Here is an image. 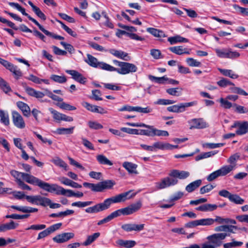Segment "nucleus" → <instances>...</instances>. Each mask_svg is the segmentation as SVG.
Masks as SVG:
<instances>
[{"label":"nucleus","mask_w":248,"mask_h":248,"mask_svg":"<svg viewBox=\"0 0 248 248\" xmlns=\"http://www.w3.org/2000/svg\"><path fill=\"white\" fill-rule=\"evenodd\" d=\"M178 183L177 179L172 178L170 176L166 177L156 183V187L158 189H164L167 187L175 186Z\"/></svg>","instance_id":"9d476101"},{"label":"nucleus","mask_w":248,"mask_h":248,"mask_svg":"<svg viewBox=\"0 0 248 248\" xmlns=\"http://www.w3.org/2000/svg\"><path fill=\"white\" fill-rule=\"evenodd\" d=\"M135 111L142 113H150L153 111V109L150 107H147L146 108H142L140 107L137 106L135 107Z\"/></svg>","instance_id":"052dcab7"},{"label":"nucleus","mask_w":248,"mask_h":248,"mask_svg":"<svg viewBox=\"0 0 248 248\" xmlns=\"http://www.w3.org/2000/svg\"><path fill=\"white\" fill-rule=\"evenodd\" d=\"M26 199L31 204L40 205L42 206H47V204L50 203L49 198L42 197L40 195L26 196Z\"/></svg>","instance_id":"1a4fd4ad"},{"label":"nucleus","mask_w":248,"mask_h":248,"mask_svg":"<svg viewBox=\"0 0 248 248\" xmlns=\"http://www.w3.org/2000/svg\"><path fill=\"white\" fill-rule=\"evenodd\" d=\"M30 214H27L25 215H20L18 214H13L8 215L5 216L6 218H12L14 219H22L28 218L30 217Z\"/></svg>","instance_id":"3c124183"},{"label":"nucleus","mask_w":248,"mask_h":248,"mask_svg":"<svg viewBox=\"0 0 248 248\" xmlns=\"http://www.w3.org/2000/svg\"><path fill=\"white\" fill-rule=\"evenodd\" d=\"M37 186L48 192H55L58 195H65V189L57 184H50L39 179Z\"/></svg>","instance_id":"39448f33"},{"label":"nucleus","mask_w":248,"mask_h":248,"mask_svg":"<svg viewBox=\"0 0 248 248\" xmlns=\"http://www.w3.org/2000/svg\"><path fill=\"white\" fill-rule=\"evenodd\" d=\"M115 185V182L111 180H105L97 183L98 192H102L105 189H109Z\"/></svg>","instance_id":"a211bd4d"},{"label":"nucleus","mask_w":248,"mask_h":248,"mask_svg":"<svg viewBox=\"0 0 248 248\" xmlns=\"http://www.w3.org/2000/svg\"><path fill=\"white\" fill-rule=\"evenodd\" d=\"M88 44L90 46H91L92 48H93L94 49L97 50L98 51H102V52H103V51L107 52L108 50L105 49L102 46L98 45V44H97L95 42H90Z\"/></svg>","instance_id":"774afa93"},{"label":"nucleus","mask_w":248,"mask_h":248,"mask_svg":"<svg viewBox=\"0 0 248 248\" xmlns=\"http://www.w3.org/2000/svg\"><path fill=\"white\" fill-rule=\"evenodd\" d=\"M10 174L16 179L17 184L19 183V181H22V179H23L30 184L37 186L40 179L30 174L21 172L16 170H11Z\"/></svg>","instance_id":"20e7f679"},{"label":"nucleus","mask_w":248,"mask_h":248,"mask_svg":"<svg viewBox=\"0 0 248 248\" xmlns=\"http://www.w3.org/2000/svg\"><path fill=\"white\" fill-rule=\"evenodd\" d=\"M12 120L14 124L19 129H23L25 127V123L22 116L17 112L14 111L12 112Z\"/></svg>","instance_id":"2eb2a0df"},{"label":"nucleus","mask_w":248,"mask_h":248,"mask_svg":"<svg viewBox=\"0 0 248 248\" xmlns=\"http://www.w3.org/2000/svg\"><path fill=\"white\" fill-rule=\"evenodd\" d=\"M17 106L22 111L24 116L28 117L30 115L31 109L27 104L23 102L19 101L17 102Z\"/></svg>","instance_id":"c85d7f7f"},{"label":"nucleus","mask_w":248,"mask_h":248,"mask_svg":"<svg viewBox=\"0 0 248 248\" xmlns=\"http://www.w3.org/2000/svg\"><path fill=\"white\" fill-rule=\"evenodd\" d=\"M186 62L189 66L191 67H200L202 65L201 62L192 58H187Z\"/></svg>","instance_id":"603ef678"},{"label":"nucleus","mask_w":248,"mask_h":248,"mask_svg":"<svg viewBox=\"0 0 248 248\" xmlns=\"http://www.w3.org/2000/svg\"><path fill=\"white\" fill-rule=\"evenodd\" d=\"M217 206L214 204H204L195 208L197 211L202 212L213 211L217 209Z\"/></svg>","instance_id":"393cba45"},{"label":"nucleus","mask_w":248,"mask_h":248,"mask_svg":"<svg viewBox=\"0 0 248 248\" xmlns=\"http://www.w3.org/2000/svg\"><path fill=\"white\" fill-rule=\"evenodd\" d=\"M248 131V122L244 121L241 123L236 131V134L238 135H243L245 134Z\"/></svg>","instance_id":"c756f323"},{"label":"nucleus","mask_w":248,"mask_h":248,"mask_svg":"<svg viewBox=\"0 0 248 248\" xmlns=\"http://www.w3.org/2000/svg\"><path fill=\"white\" fill-rule=\"evenodd\" d=\"M217 152L211 151L201 154L195 157L196 161H199L201 159L206 158L215 155Z\"/></svg>","instance_id":"a19ab883"},{"label":"nucleus","mask_w":248,"mask_h":248,"mask_svg":"<svg viewBox=\"0 0 248 248\" xmlns=\"http://www.w3.org/2000/svg\"><path fill=\"white\" fill-rule=\"evenodd\" d=\"M240 155L239 153H235L230 156L227 159V162L230 164V166L233 167L234 170L236 166V162L240 158Z\"/></svg>","instance_id":"f704fd0d"},{"label":"nucleus","mask_w":248,"mask_h":248,"mask_svg":"<svg viewBox=\"0 0 248 248\" xmlns=\"http://www.w3.org/2000/svg\"><path fill=\"white\" fill-rule=\"evenodd\" d=\"M140 133L148 137H168L169 135L168 131L158 129L153 125L151 126L150 129L142 130Z\"/></svg>","instance_id":"9b49d317"},{"label":"nucleus","mask_w":248,"mask_h":248,"mask_svg":"<svg viewBox=\"0 0 248 248\" xmlns=\"http://www.w3.org/2000/svg\"><path fill=\"white\" fill-rule=\"evenodd\" d=\"M50 78L53 81L59 83H63L67 80L66 77L64 76H58L56 75H52Z\"/></svg>","instance_id":"37998d69"},{"label":"nucleus","mask_w":248,"mask_h":248,"mask_svg":"<svg viewBox=\"0 0 248 248\" xmlns=\"http://www.w3.org/2000/svg\"><path fill=\"white\" fill-rule=\"evenodd\" d=\"M66 73L72 76L73 79L81 84H85L86 82V78L80 73L74 70H67Z\"/></svg>","instance_id":"aec40b11"},{"label":"nucleus","mask_w":248,"mask_h":248,"mask_svg":"<svg viewBox=\"0 0 248 248\" xmlns=\"http://www.w3.org/2000/svg\"><path fill=\"white\" fill-rule=\"evenodd\" d=\"M0 88L6 93L11 91V89L8 83L1 78H0Z\"/></svg>","instance_id":"c03bdc74"},{"label":"nucleus","mask_w":248,"mask_h":248,"mask_svg":"<svg viewBox=\"0 0 248 248\" xmlns=\"http://www.w3.org/2000/svg\"><path fill=\"white\" fill-rule=\"evenodd\" d=\"M93 203V201H86V202H73L71 204L72 206L78 207L79 208H83L86 206L90 205Z\"/></svg>","instance_id":"de8ad7c7"},{"label":"nucleus","mask_w":248,"mask_h":248,"mask_svg":"<svg viewBox=\"0 0 248 248\" xmlns=\"http://www.w3.org/2000/svg\"><path fill=\"white\" fill-rule=\"evenodd\" d=\"M19 224L16 223L13 220H11L9 222L0 224V232H4L8 230L16 229Z\"/></svg>","instance_id":"4be33fe9"},{"label":"nucleus","mask_w":248,"mask_h":248,"mask_svg":"<svg viewBox=\"0 0 248 248\" xmlns=\"http://www.w3.org/2000/svg\"><path fill=\"white\" fill-rule=\"evenodd\" d=\"M190 129H203L208 127V124L202 118H194L188 121Z\"/></svg>","instance_id":"f8f14e48"},{"label":"nucleus","mask_w":248,"mask_h":248,"mask_svg":"<svg viewBox=\"0 0 248 248\" xmlns=\"http://www.w3.org/2000/svg\"><path fill=\"white\" fill-rule=\"evenodd\" d=\"M113 62L119 68H115L109 65L108 71H115L121 75H126L130 73L136 72L138 70L137 67L131 63L120 62L116 60H113Z\"/></svg>","instance_id":"f03ea898"},{"label":"nucleus","mask_w":248,"mask_h":248,"mask_svg":"<svg viewBox=\"0 0 248 248\" xmlns=\"http://www.w3.org/2000/svg\"><path fill=\"white\" fill-rule=\"evenodd\" d=\"M219 102L221 106L225 109H229L231 107H233V104H232L229 102L228 99H227L226 98L225 99L223 98H220Z\"/></svg>","instance_id":"864d4df0"},{"label":"nucleus","mask_w":248,"mask_h":248,"mask_svg":"<svg viewBox=\"0 0 248 248\" xmlns=\"http://www.w3.org/2000/svg\"><path fill=\"white\" fill-rule=\"evenodd\" d=\"M149 78L150 80L160 84L164 83L165 81L168 80V78L165 76L158 78L153 76H149Z\"/></svg>","instance_id":"4d7b16f0"},{"label":"nucleus","mask_w":248,"mask_h":248,"mask_svg":"<svg viewBox=\"0 0 248 248\" xmlns=\"http://www.w3.org/2000/svg\"><path fill=\"white\" fill-rule=\"evenodd\" d=\"M49 111L53 115V118L57 121L60 122L61 121L62 114L59 112L57 110L54 109L53 108H49Z\"/></svg>","instance_id":"5fc2aeb1"},{"label":"nucleus","mask_w":248,"mask_h":248,"mask_svg":"<svg viewBox=\"0 0 248 248\" xmlns=\"http://www.w3.org/2000/svg\"><path fill=\"white\" fill-rule=\"evenodd\" d=\"M83 186L84 187L89 188L91 189L92 191L95 192H98L97 189V184H93L90 183L88 182H84L83 183Z\"/></svg>","instance_id":"338daca9"},{"label":"nucleus","mask_w":248,"mask_h":248,"mask_svg":"<svg viewBox=\"0 0 248 248\" xmlns=\"http://www.w3.org/2000/svg\"><path fill=\"white\" fill-rule=\"evenodd\" d=\"M122 166L129 174L135 175L139 174L137 170L138 165L136 164L131 162L125 161L123 162Z\"/></svg>","instance_id":"6ab92c4d"},{"label":"nucleus","mask_w":248,"mask_h":248,"mask_svg":"<svg viewBox=\"0 0 248 248\" xmlns=\"http://www.w3.org/2000/svg\"><path fill=\"white\" fill-rule=\"evenodd\" d=\"M169 176L176 179L184 180L189 177L190 173L188 171L180 170H172L169 174Z\"/></svg>","instance_id":"dca6fc26"},{"label":"nucleus","mask_w":248,"mask_h":248,"mask_svg":"<svg viewBox=\"0 0 248 248\" xmlns=\"http://www.w3.org/2000/svg\"><path fill=\"white\" fill-rule=\"evenodd\" d=\"M96 160L101 165L112 166L113 163L103 155H98L96 156Z\"/></svg>","instance_id":"7c9ffc66"},{"label":"nucleus","mask_w":248,"mask_h":248,"mask_svg":"<svg viewBox=\"0 0 248 248\" xmlns=\"http://www.w3.org/2000/svg\"><path fill=\"white\" fill-rule=\"evenodd\" d=\"M57 21L61 24L62 29L64 30L65 31H66L69 34L74 37H77V33L75 31H72V29L69 28L68 26L65 25L62 21L59 20H57Z\"/></svg>","instance_id":"79ce46f5"},{"label":"nucleus","mask_w":248,"mask_h":248,"mask_svg":"<svg viewBox=\"0 0 248 248\" xmlns=\"http://www.w3.org/2000/svg\"><path fill=\"white\" fill-rule=\"evenodd\" d=\"M167 143H163L162 142H156L153 144L154 151L156 149H160L162 150H167Z\"/></svg>","instance_id":"8fccbe9b"},{"label":"nucleus","mask_w":248,"mask_h":248,"mask_svg":"<svg viewBox=\"0 0 248 248\" xmlns=\"http://www.w3.org/2000/svg\"><path fill=\"white\" fill-rule=\"evenodd\" d=\"M218 70L224 76L229 77L232 78L236 79L238 77V76L237 74L234 73V72L232 70L219 68Z\"/></svg>","instance_id":"ea45409f"},{"label":"nucleus","mask_w":248,"mask_h":248,"mask_svg":"<svg viewBox=\"0 0 248 248\" xmlns=\"http://www.w3.org/2000/svg\"><path fill=\"white\" fill-rule=\"evenodd\" d=\"M202 183L201 179L197 180L187 185L186 187V190L188 193H191L197 189Z\"/></svg>","instance_id":"a878e982"},{"label":"nucleus","mask_w":248,"mask_h":248,"mask_svg":"<svg viewBox=\"0 0 248 248\" xmlns=\"http://www.w3.org/2000/svg\"><path fill=\"white\" fill-rule=\"evenodd\" d=\"M28 19L33 22L35 25H36L39 29L43 32L46 35L51 37L53 38L58 39V40H64V38L62 36L55 34L52 32H51L47 30H46L39 22L34 18H32L31 16L29 17Z\"/></svg>","instance_id":"4468645a"},{"label":"nucleus","mask_w":248,"mask_h":248,"mask_svg":"<svg viewBox=\"0 0 248 248\" xmlns=\"http://www.w3.org/2000/svg\"><path fill=\"white\" fill-rule=\"evenodd\" d=\"M168 41L170 43L171 45L175 44L177 43H186L188 41L187 39L181 37L179 35L169 37Z\"/></svg>","instance_id":"72a5a7b5"},{"label":"nucleus","mask_w":248,"mask_h":248,"mask_svg":"<svg viewBox=\"0 0 248 248\" xmlns=\"http://www.w3.org/2000/svg\"><path fill=\"white\" fill-rule=\"evenodd\" d=\"M217 84L218 86L221 87H225L228 85H234V84L232 82L230 81L229 80L226 78H222L220 80L217 82Z\"/></svg>","instance_id":"69168bd1"},{"label":"nucleus","mask_w":248,"mask_h":248,"mask_svg":"<svg viewBox=\"0 0 248 248\" xmlns=\"http://www.w3.org/2000/svg\"><path fill=\"white\" fill-rule=\"evenodd\" d=\"M141 202L139 201L135 203L132 204L129 206L124 208L118 209L108 215L110 220L113 218L121 216V215L127 216L132 214L138 211L141 207Z\"/></svg>","instance_id":"7ed1b4c3"},{"label":"nucleus","mask_w":248,"mask_h":248,"mask_svg":"<svg viewBox=\"0 0 248 248\" xmlns=\"http://www.w3.org/2000/svg\"><path fill=\"white\" fill-rule=\"evenodd\" d=\"M74 127L70 128H59L57 129V133L60 135L70 134L73 133Z\"/></svg>","instance_id":"09e8293b"},{"label":"nucleus","mask_w":248,"mask_h":248,"mask_svg":"<svg viewBox=\"0 0 248 248\" xmlns=\"http://www.w3.org/2000/svg\"><path fill=\"white\" fill-rule=\"evenodd\" d=\"M197 104L196 101L186 102V103H181L177 105H173L171 106L168 107L167 109L169 112L174 113H182L186 110V108L193 106H195Z\"/></svg>","instance_id":"6e6552de"},{"label":"nucleus","mask_w":248,"mask_h":248,"mask_svg":"<svg viewBox=\"0 0 248 248\" xmlns=\"http://www.w3.org/2000/svg\"><path fill=\"white\" fill-rule=\"evenodd\" d=\"M107 51L115 57L121 59L123 60L127 61L130 59V57L128 56V54L122 50L111 48L108 50Z\"/></svg>","instance_id":"f3484780"},{"label":"nucleus","mask_w":248,"mask_h":248,"mask_svg":"<svg viewBox=\"0 0 248 248\" xmlns=\"http://www.w3.org/2000/svg\"><path fill=\"white\" fill-rule=\"evenodd\" d=\"M121 131L122 132L132 135H144L143 134H141L140 132L142 130H146V129H140V130L136 129H132L127 127H122L121 128Z\"/></svg>","instance_id":"58836bf2"},{"label":"nucleus","mask_w":248,"mask_h":248,"mask_svg":"<svg viewBox=\"0 0 248 248\" xmlns=\"http://www.w3.org/2000/svg\"><path fill=\"white\" fill-rule=\"evenodd\" d=\"M0 122L5 126L10 124L8 113L2 109H0Z\"/></svg>","instance_id":"473e14b6"},{"label":"nucleus","mask_w":248,"mask_h":248,"mask_svg":"<svg viewBox=\"0 0 248 248\" xmlns=\"http://www.w3.org/2000/svg\"><path fill=\"white\" fill-rule=\"evenodd\" d=\"M215 187V186H214L211 184H208L206 186H204L200 188V193L201 194H204L206 193H208L211 191Z\"/></svg>","instance_id":"0e129e2a"},{"label":"nucleus","mask_w":248,"mask_h":248,"mask_svg":"<svg viewBox=\"0 0 248 248\" xmlns=\"http://www.w3.org/2000/svg\"><path fill=\"white\" fill-rule=\"evenodd\" d=\"M136 245V242L134 240H124L118 239L116 241V246L119 248H131Z\"/></svg>","instance_id":"412c9836"},{"label":"nucleus","mask_w":248,"mask_h":248,"mask_svg":"<svg viewBox=\"0 0 248 248\" xmlns=\"http://www.w3.org/2000/svg\"><path fill=\"white\" fill-rule=\"evenodd\" d=\"M230 234L226 232L214 233L207 237L209 242L216 247H220L222 244V240L227 236H230Z\"/></svg>","instance_id":"0eeeda50"},{"label":"nucleus","mask_w":248,"mask_h":248,"mask_svg":"<svg viewBox=\"0 0 248 248\" xmlns=\"http://www.w3.org/2000/svg\"><path fill=\"white\" fill-rule=\"evenodd\" d=\"M199 225L210 226L214 224V219L211 218L198 219Z\"/></svg>","instance_id":"6e6d98bb"},{"label":"nucleus","mask_w":248,"mask_h":248,"mask_svg":"<svg viewBox=\"0 0 248 248\" xmlns=\"http://www.w3.org/2000/svg\"><path fill=\"white\" fill-rule=\"evenodd\" d=\"M87 59L85 60V62L90 66L108 71L109 64L104 62H98L95 57L90 54H87Z\"/></svg>","instance_id":"423d86ee"},{"label":"nucleus","mask_w":248,"mask_h":248,"mask_svg":"<svg viewBox=\"0 0 248 248\" xmlns=\"http://www.w3.org/2000/svg\"><path fill=\"white\" fill-rule=\"evenodd\" d=\"M74 236L73 232H64L56 235L52 240L57 243H63L73 238Z\"/></svg>","instance_id":"ddd939ff"},{"label":"nucleus","mask_w":248,"mask_h":248,"mask_svg":"<svg viewBox=\"0 0 248 248\" xmlns=\"http://www.w3.org/2000/svg\"><path fill=\"white\" fill-rule=\"evenodd\" d=\"M26 92L30 96L34 97L36 98H42L44 97L45 94L41 92L35 90L34 89L27 87L25 88Z\"/></svg>","instance_id":"b1692460"},{"label":"nucleus","mask_w":248,"mask_h":248,"mask_svg":"<svg viewBox=\"0 0 248 248\" xmlns=\"http://www.w3.org/2000/svg\"><path fill=\"white\" fill-rule=\"evenodd\" d=\"M233 170V167L228 165L223 166L217 170L219 173L220 176H224L227 175Z\"/></svg>","instance_id":"c9c22d12"},{"label":"nucleus","mask_w":248,"mask_h":248,"mask_svg":"<svg viewBox=\"0 0 248 248\" xmlns=\"http://www.w3.org/2000/svg\"><path fill=\"white\" fill-rule=\"evenodd\" d=\"M231 202H232L237 204H242L244 202V200L242 199L240 196L237 194H232L229 200Z\"/></svg>","instance_id":"a18cd8bd"},{"label":"nucleus","mask_w":248,"mask_h":248,"mask_svg":"<svg viewBox=\"0 0 248 248\" xmlns=\"http://www.w3.org/2000/svg\"><path fill=\"white\" fill-rule=\"evenodd\" d=\"M11 208L25 213H34L38 211V209L26 206L12 205Z\"/></svg>","instance_id":"5701e85b"},{"label":"nucleus","mask_w":248,"mask_h":248,"mask_svg":"<svg viewBox=\"0 0 248 248\" xmlns=\"http://www.w3.org/2000/svg\"><path fill=\"white\" fill-rule=\"evenodd\" d=\"M82 143L83 145L88 149L94 150L93 145L87 139L82 137Z\"/></svg>","instance_id":"680f3d73"},{"label":"nucleus","mask_w":248,"mask_h":248,"mask_svg":"<svg viewBox=\"0 0 248 248\" xmlns=\"http://www.w3.org/2000/svg\"><path fill=\"white\" fill-rule=\"evenodd\" d=\"M56 166L63 168L65 170H68L67 164L59 157H56L51 160Z\"/></svg>","instance_id":"e433bc0d"},{"label":"nucleus","mask_w":248,"mask_h":248,"mask_svg":"<svg viewBox=\"0 0 248 248\" xmlns=\"http://www.w3.org/2000/svg\"><path fill=\"white\" fill-rule=\"evenodd\" d=\"M132 191V190H129L106 199L103 202L97 203L93 206L86 208L85 212L90 214L97 213L108 209L112 203L124 202L135 197L136 194L131 193Z\"/></svg>","instance_id":"f257e3e1"},{"label":"nucleus","mask_w":248,"mask_h":248,"mask_svg":"<svg viewBox=\"0 0 248 248\" xmlns=\"http://www.w3.org/2000/svg\"><path fill=\"white\" fill-rule=\"evenodd\" d=\"M88 124L91 129L97 130L103 128V125L97 122L89 121Z\"/></svg>","instance_id":"bf43d9fd"},{"label":"nucleus","mask_w":248,"mask_h":248,"mask_svg":"<svg viewBox=\"0 0 248 248\" xmlns=\"http://www.w3.org/2000/svg\"><path fill=\"white\" fill-rule=\"evenodd\" d=\"M147 31L156 37L164 38L166 37L163 31L155 28H148L147 29Z\"/></svg>","instance_id":"cd10ccee"},{"label":"nucleus","mask_w":248,"mask_h":248,"mask_svg":"<svg viewBox=\"0 0 248 248\" xmlns=\"http://www.w3.org/2000/svg\"><path fill=\"white\" fill-rule=\"evenodd\" d=\"M100 235L99 232H95L92 235L87 236L86 240L83 243L82 245L84 246H87L91 245L95 241Z\"/></svg>","instance_id":"2f4dec72"},{"label":"nucleus","mask_w":248,"mask_h":248,"mask_svg":"<svg viewBox=\"0 0 248 248\" xmlns=\"http://www.w3.org/2000/svg\"><path fill=\"white\" fill-rule=\"evenodd\" d=\"M215 51L218 57L227 58L228 49H219L217 48L215 49Z\"/></svg>","instance_id":"13d9d810"},{"label":"nucleus","mask_w":248,"mask_h":248,"mask_svg":"<svg viewBox=\"0 0 248 248\" xmlns=\"http://www.w3.org/2000/svg\"><path fill=\"white\" fill-rule=\"evenodd\" d=\"M224 143H205L202 144L203 147H206L210 149H215L219 148L224 146Z\"/></svg>","instance_id":"e2e57ef3"},{"label":"nucleus","mask_w":248,"mask_h":248,"mask_svg":"<svg viewBox=\"0 0 248 248\" xmlns=\"http://www.w3.org/2000/svg\"><path fill=\"white\" fill-rule=\"evenodd\" d=\"M170 51L177 55H182L184 54H189V51L186 48H184L183 46H175L169 48Z\"/></svg>","instance_id":"bb28decb"},{"label":"nucleus","mask_w":248,"mask_h":248,"mask_svg":"<svg viewBox=\"0 0 248 248\" xmlns=\"http://www.w3.org/2000/svg\"><path fill=\"white\" fill-rule=\"evenodd\" d=\"M176 102L175 101L170 99H159L156 101L154 102L155 105H171Z\"/></svg>","instance_id":"49530a36"},{"label":"nucleus","mask_w":248,"mask_h":248,"mask_svg":"<svg viewBox=\"0 0 248 248\" xmlns=\"http://www.w3.org/2000/svg\"><path fill=\"white\" fill-rule=\"evenodd\" d=\"M182 90L181 88H171L167 89L166 93L170 95L179 96L182 94Z\"/></svg>","instance_id":"4c0bfd02"}]
</instances>
